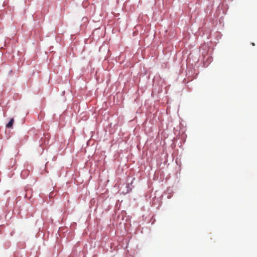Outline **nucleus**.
<instances>
[{
	"mask_svg": "<svg viewBox=\"0 0 257 257\" xmlns=\"http://www.w3.org/2000/svg\"><path fill=\"white\" fill-rule=\"evenodd\" d=\"M14 122V118H11L10 120V121L6 124V127L7 128H13V125Z\"/></svg>",
	"mask_w": 257,
	"mask_h": 257,
	"instance_id": "nucleus-1",
	"label": "nucleus"
},
{
	"mask_svg": "<svg viewBox=\"0 0 257 257\" xmlns=\"http://www.w3.org/2000/svg\"><path fill=\"white\" fill-rule=\"evenodd\" d=\"M252 45L253 46H254V44L253 43H252Z\"/></svg>",
	"mask_w": 257,
	"mask_h": 257,
	"instance_id": "nucleus-2",
	"label": "nucleus"
}]
</instances>
